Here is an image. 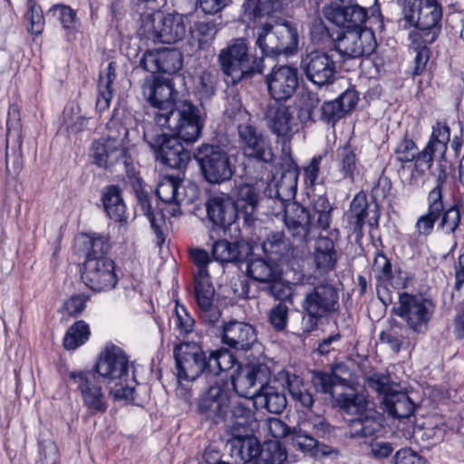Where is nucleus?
<instances>
[{
	"instance_id": "nucleus-1",
	"label": "nucleus",
	"mask_w": 464,
	"mask_h": 464,
	"mask_svg": "<svg viewBox=\"0 0 464 464\" xmlns=\"http://www.w3.org/2000/svg\"><path fill=\"white\" fill-rule=\"evenodd\" d=\"M225 81L232 85L256 73H262L264 59L249 53L248 41L244 37L234 38L222 48L217 57Z\"/></svg>"
},
{
	"instance_id": "nucleus-2",
	"label": "nucleus",
	"mask_w": 464,
	"mask_h": 464,
	"mask_svg": "<svg viewBox=\"0 0 464 464\" xmlns=\"http://www.w3.org/2000/svg\"><path fill=\"white\" fill-rule=\"evenodd\" d=\"M404 21L418 29L411 34L413 41L432 44L440 33L442 8L437 0H403Z\"/></svg>"
},
{
	"instance_id": "nucleus-3",
	"label": "nucleus",
	"mask_w": 464,
	"mask_h": 464,
	"mask_svg": "<svg viewBox=\"0 0 464 464\" xmlns=\"http://www.w3.org/2000/svg\"><path fill=\"white\" fill-rule=\"evenodd\" d=\"M143 139L153 152L156 160L177 169L187 168L190 153L180 142L179 137L164 132V130L148 123L143 131Z\"/></svg>"
},
{
	"instance_id": "nucleus-4",
	"label": "nucleus",
	"mask_w": 464,
	"mask_h": 464,
	"mask_svg": "<svg viewBox=\"0 0 464 464\" xmlns=\"http://www.w3.org/2000/svg\"><path fill=\"white\" fill-rule=\"evenodd\" d=\"M254 37L256 46L266 57L292 53L298 46L297 30L289 22L261 24L254 29Z\"/></svg>"
},
{
	"instance_id": "nucleus-5",
	"label": "nucleus",
	"mask_w": 464,
	"mask_h": 464,
	"mask_svg": "<svg viewBox=\"0 0 464 464\" xmlns=\"http://www.w3.org/2000/svg\"><path fill=\"white\" fill-rule=\"evenodd\" d=\"M339 295L331 284H320L304 295L301 303L303 310L302 329L310 333L318 327L322 318L339 309Z\"/></svg>"
},
{
	"instance_id": "nucleus-6",
	"label": "nucleus",
	"mask_w": 464,
	"mask_h": 464,
	"mask_svg": "<svg viewBox=\"0 0 464 464\" xmlns=\"http://www.w3.org/2000/svg\"><path fill=\"white\" fill-rule=\"evenodd\" d=\"M205 124V117L200 109L190 101H180L176 109L168 116H160V128H167L188 143L197 141L202 133Z\"/></svg>"
},
{
	"instance_id": "nucleus-7",
	"label": "nucleus",
	"mask_w": 464,
	"mask_h": 464,
	"mask_svg": "<svg viewBox=\"0 0 464 464\" xmlns=\"http://www.w3.org/2000/svg\"><path fill=\"white\" fill-rule=\"evenodd\" d=\"M142 30L154 44H172L182 41L191 32V25L188 15L158 12L143 21Z\"/></svg>"
},
{
	"instance_id": "nucleus-8",
	"label": "nucleus",
	"mask_w": 464,
	"mask_h": 464,
	"mask_svg": "<svg viewBox=\"0 0 464 464\" xmlns=\"http://www.w3.org/2000/svg\"><path fill=\"white\" fill-rule=\"evenodd\" d=\"M204 179L221 184L231 179L235 168L227 151L218 144L202 143L193 152Z\"/></svg>"
},
{
	"instance_id": "nucleus-9",
	"label": "nucleus",
	"mask_w": 464,
	"mask_h": 464,
	"mask_svg": "<svg viewBox=\"0 0 464 464\" xmlns=\"http://www.w3.org/2000/svg\"><path fill=\"white\" fill-rule=\"evenodd\" d=\"M209 352L196 342H182L175 345L173 356L179 382L182 380L192 382L201 375L209 376Z\"/></svg>"
},
{
	"instance_id": "nucleus-10",
	"label": "nucleus",
	"mask_w": 464,
	"mask_h": 464,
	"mask_svg": "<svg viewBox=\"0 0 464 464\" xmlns=\"http://www.w3.org/2000/svg\"><path fill=\"white\" fill-rule=\"evenodd\" d=\"M434 307L433 302L422 295L402 293L392 313L401 318L413 333L424 334L433 316Z\"/></svg>"
},
{
	"instance_id": "nucleus-11",
	"label": "nucleus",
	"mask_w": 464,
	"mask_h": 464,
	"mask_svg": "<svg viewBox=\"0 0 464 464\" xmlns=\"http://www.w3.org/2000/svg\"><path fill=\"white\" fill-rule=\"evenodd\" d=\"M265 121L276 142L282 145L283 152H289L290 143L299 132L295 108L281 102L269 103L265 111Z\"/></svg>"
},
{
	"instance_id": "nucleus-12",
	"label": "nucleus",
	"mask_w": 464,
	"mask_h": 464,
	"mask_svg": "<svg viewBox=\"0 0 464 464\" xmlns=\"http://www.w3.org/2000/svg\"><path fill=\"white\" fill-rule=\"evenodd\" d=\"M237 142L246 158L257 162H273L275 154L270 138L258 127L250 123L239 124Z\"/></svg>"
},
{
	"instance_id": "nucleus-13",
	"label": "nucleus",
	"mask_w": 464,
	"mask_h": 464,
	"mask_svg": "<svg viewBox=\"0 0 464 464\" xmlns=\"http://www.w3.org/2000/svg\"><path fill=\"white\" fill-rule=\"evenodd\" d=\"M142 93L154 107V126L159 124L160 116H168L180 101H177L179 92L169 80L156 77L146 78L142 84Z\"/></svg>"
},
{
	"instance_id": "nucleus-14",
	"label": "nucleus",
	"mask_w": 464,
	"mask_h": 464,
	"mask_svg": "<svg viewBox=\"0 0 464 464\" xmlns=\"http://www.w3.org/2000/svg\"><path fill=\"white\" fill-rule=\"evenodd\" d=\"M376 46L374 34L367 28L343 31L334 40V49L344 59L369 56Z\"/></svg>"
},
{
	"instance_id": "nucleus-15",
	"label": "nucleus",
	"mask_w": 464,
	"mask_h": 464,
	"mask_svg": "<svg viewBox=\"0 0 464 464\" xmlns=\"http://www.w3.org/2000/svg\"><path fill=\"white\" fill-rule=\"evenodd\" d=\"M259 200V189L254 184L240 183L235 187L234 204L243 221V228L248 233L256 234V230H262V220L257 218Z\"/></svg>"
},
{
	"instance_id": "nucleus-16",
	"label": "nucleus",
	"mask_w": 464,
	"mask_h": 464,
	"mask_svg": "<svg viewBox=\"0 0 464 464\" xmlns=\"http://www.w3.org/2000/svg\"><path fill=\"white\" fill-rule=\"evenodd\" d=\"M70 378L77 385L83 405L91 413L105 412L108 402L101 378L91 371L71 372Z\"/></svg>"
},
{
	"instance_id": "nucleus-17",
	"label": "nucleus",
	"mask_w": 464,
	"mask_h": 464,
	"mask_svg": "<svg viewBox=\"0 0 464 464\" xmlns=\"http://www.w3.org/2000/svg\"><path fill=\"white\" fill-rule=\"evenodd\" d=\"M301 69L309 82L320 87L332 84L337 72L334 57L326 52L318 50L303 56Z\"/></svg>"
},
{
	"instance_id": "nucleus-18",
	"label": "nucleus",
	"mask_w": 464,
	"mask_h": 464,
	"mask_svg": "<svg viewBox=\"0 0 464 464\" xmlns=\"http://www.w3.org/2000/svg\"><path fill=\"white\" fill-rule=\"evenodd\" d=\"M230 395L221 386H210L198 401V412L201 420L210 425H218L226 421Z\"/></svg>"
},
{
	"instance_id": "nucleus-19",
	"label": "nucleus",
	"mask_w": 464,
	"mask_h": 464,
	"mask_svg": "<svg viewBox=\"0 0 464 464\" xmlns=\"http://www.w3.org/2000/svg\"><path fill=\"white\" fill-rule=\"evenodd\" d=\"M114 262L110 258H86L81 278L94 292L111 290L118 283Z\"/></svg>"
},
{
	"instance_id": "nucleus-20",
	"label": "nucleus",
	"mask_w": 464,
	"mask_h": 464,
	"mask_svg": "<svg viewBox=\"0 0 464 464\" xmlns=\"http://www.w3.org/2000/svg\"><path fill=\"white\" fill-rule=\"evenodd\" d=\"M94 372L100 378L116 381L122 386L129 376V360L125 353L118 346L106 347L102 353Z\"/></svg>"
},
{
	"instance_id": "nucleus-21",
	"label": "nucleus",
	"mask_w": 464,
	"mask_h": 464,
	"mask_svg": "<svg viewBox=\"0 0 464 464\" xmlns=\"http://www.w3.org/2000/svg\"><path fill=\"white\" fill-rule=\"evenodd\" d=\"M265 82L274 102H285L291 99L298 87L297 69L289 65L275 66L266 76Z\"/></svg>"
},
{
	"instance_id": "nucleus-22",
	"label": "nucleus",
	"mask_w": 464,
	"mask_h": 464,
	"mask_svg": "<svg viewBox=\"0 0 464 464\" xmlns=\"http://www.w3.org/2000/svg\"><path fill=\"white\" fill-rule=\"evenodd\" d=\"M92 157L98 167L111 170L118 168L128 172L131 165V157L124 146L103 139L92 143Z\"/></svg>"
},
{
	"instance_id": "nucleus-23",
	"label": "nucleus",
	"mask_w": 464,
	"mask_h": 464,
	"mask_svg": "<svg viewBox=\"0 0 464 464\" xmlns=\"http://www.w3.org/2000/svg\"><path fill=\"white\" fill-rule=\"evenodd\" d=\"M280 204L287 229L293 237L307 243L313 227H316L308 209L296 201H281Z\"/></svg>"
},
{
	"instance_id": "nucleus-24",
	"label": "nucleus",
	"mask_w": 464,
	"mask_h": 464,
	"mask_svg": "<svg viewBox=\"0 0 464 464\" xmlns=\"http://www.w3.org/2000/svg\"><path fill=\"white\" fill-rule=\"evenodd\" d=\"M220 338L231 349L247 352L257 343L256 331L246 322L230 320L222 325Z\"/></svg>"
},
{
	"instance_id": "nucleus-25",
	"label": "nucleus",
	"mask_w": 464,
	"mask_h": 464,
	"mask_svg": "<svg viewBox=\"0 0 464 464\" xmlns=\"http://www.w3.org/2000/svg\"><path fill=\"white\" fill-rule=\"evenodd\" d=\"M268 377L269 370L266 365H247L233 378V388L237 393V397L255 400L258 392V389H255V387L259 385V388H262L267 382Z\"/></svg>"
},
{
	"instance_id": "nucleus-26",
	"label": "nucleus",
	"mask_w": 464,
	"mask_h": 464,
	"mask_svg": "<svg viewBox=\"0 0 464 464\" xmlns=\"http://www.w3.org/2000/svg\"><path fill=\"white\" fill-rule=\"evenodd\" d=\"M206 210L209 221L224 230L239 218L234 198L226 193L209 197L206 202Z\"/></svg>"
},
{
	"instance_id": "nucleus-27",
	"label": "nucleus",
	"mask_w": 464,
	"mask_h": 464,
	"mask_svg": "<svg viewBox=\"0 0 464 464\" xmlns=\"http://www.w3.org/2000/svg\"><path fill=\"white\" fill-rule=\"evenodd\" d=\"M194 294L200 317L206 324L214 325L220 319L221 312L218 306L213 304L215 289L210 276L194 277Z\"/></svg>"
},
{
	"instance_id": "nucleus-28",
	"label": "nucleus",
	"mask_w": 464,
	"mask_h": 464,
	"mask_svg": "<svg viewBox=\"0 0 464 464\" xmlns=\"http://www.w3.org/2000/svg\"><path fill=\"white\" fill-rule=\"evenodd\" d=\"M261 236L259 230L256 234L249 233L251 241L258 240L266 257L276 262L287 258L292 254V246L282 231L267 230L262 226Z\"/></svg>"
},
{
	"instance_id": "nucleus-29",
	"label": "nucleus",
	"mask_w": 464,
	"mask_h": 464,
	"mask_svg": "<svg viewBox=\"0 0 464 464\" xmlns=\"http://www.w3.org/2000/svg\"><path fill=\"white\" fill-rule=\"evenodd\" d=\"M325 17L343 31L355 30L366 28L364 24L368 18V12L358 5H333L325 11Z\"/></svg>"
},
{
	"instance_id": "nucleus-30",
	"label": "nucleus",
	"mask_w": 464,
	"mask_h": 464,
	"mask_svg": "<svg viewBox=\"0 0 464 464\" xmlns=\"http://www.w3.org/2000/svg\"><path fill=\"white\" fill-rule=\"evenodd\" d=\"M227 433L230 436L227 446L229 447L230 456L235 460L248 463L257 459L261 445L257 438L252 434V430H247L245 432Z\"/></svg>"
},
{
	"instance_id": "nucleus-31",
	"label": "nucleus",
	"mask_w": 464,
	"mask_h": 464,
	"mask_svg": "<svg viewBox=\"0 0 464 464\" xmlns=\"http://www.w3.org/2000/svg\"><path fill=\"white\" fill-rule=\"evenodd\" d=\"M340 254L335 242L326 236H319L314 242L312 260L319 275H326L336 267Z\"/></svg>"
},
{
	"instance_id": "nucleus-32",
	"label": "nucleus",
	"mask_w": 464,
	"mask_h": 464,
	"mask_svg": "<svg viewBox=\"0 0 464 464\" xmlns=\"http://www.w3.org/2000/svg\"><path fill=\"white\" fill-rule=\"evenodd\" d=\"M383 428L382 415L372 409H367L350 420L348 436L353 439H364L377 436Z\"/></svg>"
},
{
	"instance_id": "nucleus-33",
	"label": "nucleus",
	"mask_w": 464,
	"mask_h": 464,
	"mask_svg": "<svg viewBox=\"0 0 464 464\" xmlns=\"http://www.w3.org/2000/svg\"><path fill=\"white\" fill-rule=\"evenodd\" d=\"M252 250L253 246L248 241L242 239L231 243L226 239H220L213 244L211 252L213 259L223 264L243 262Z\"/></svg>"
},
{
	"instance_id": "nucleus-34",
	"label": "nucleus",
	"mask_w": 464,
	"mask_h": 464,
	"mask_svg": "<svg viewBox=\"0 0 464 464\" xmlns=\"http://www.w3.org/2000/svg\"><path fill=\"white\" fill-rule=\"evenodd\" d=\"M256 405L250 399L230 396L228 412L231 413V424L227 432H245L251 430L250 425L255 420V411L251 406Z\"/></svg>"
},
{
	"instance_id": "nucleus-35",
	"label": "nucleus",
	"mask_w": 464,
	"mask_h": 464,
	"mask_svg": "<svg viewBox=\"0 0 464 464\" xmlns=\"http://www.w3.org/2000/svg\"><path fill=\"white\" fill-rule=\"evenodd\" d=\"M284 380V387L287 390L296 407L311 410L314 404V398L303 378L295 372H285L280 373Z\"/></svg>"
},
{
	"instance_id": "nucleus-36",
	"label": "nucleus",
	"mask_w": 464,
	"mask_h": 464,
	"mask_svg": "<svg viewBox=\"0 0 464 464\" xmlns=\"http://www.w3.org/2000/svg\"><path fill=\"white\" fill-rule=\"evenodd\" d=\"M383 410L396 419H408L415 411V403L406 392L393 391L386 394L382 401Z\"/></svg>"
},
{
	"instance_id": "nucleus-37",
	"label": "nucleus",
	"mask_w": 464,
	"mask_h": 464,
	"mask_svg": "<svg viewBox=\"0 0 464 464\" xmlns=\"http://www.w3.org/2000/svg\"><path fill=\"white\" fill-rule=\"evenodd\" d=\"M334 405L340 408L347 414L358 415L367 410L366 398L358 393L351 385L350 381L348 384L339 391L334 395Z\"/></svg>"
},
{
	"instance_id": "nucleus-38",
	"label": "nucleus",
	"mask_w": 464,
	"mask_h": 464,
	"mask_svg": "<svg viewBox=\"0 0 464 464\" xmlns=\"http://www.w3.org/2000/svg\"><path fill=\"white\" fill-rule=\"evenodd\" d=\"M281 273L277 262L263 257L251 260L246 266L247 276L263 285L281 276Z\"/></svg>"
},
{
	"instance_id": "nucleus-39",
	"label": "nucleus",
	"mask_w": 464,
	"mask_h": 464,
	"mask_svg": "<svg viewBox=\"0 0 464 464\" xmlns=\"http://www.w3.org/2000/svg\"><path fill=\"white\" fill-rule=\"evenodd\" d=\"M254 403L271 413L279 414L285 409L287 401L284 392L266 382L258 388Z\"/></svg>"
},
{
	"instance_id": "nucleus-40",
	"label": "nucleus",
	"mask_w": 464,
	"mask_h": 464,
	"mask_svg": "<svg viewBox=\"0 0 464 464\" xmlns=\"http://www.w3.org/2000/svg\"><path fill=\"white\" fill-rule=\"evenodd\" d=\"M311 374V382L314 389L320 393L330 395L332 400L342 387L348 384L347 379L340 377L334 372L313 371Z\"/></svg>"
},
{
	"instance_id": "nucleus-41",
	"label": "nucleus",
	"mask_w": 464,
	"mask_h": 464,
	"mask_svg": "<svg viewBox=\"0 0 464 464\" xmlns=\"http://www.w3.org/2000/svg\"><path fill=\"white\" fill-rule=\"evenodd\" d=\"M116 63L111 62L107 68L100 72L96 99V110L100 112L104 111L110 106L112 98L111 84L116 79Z\"/></svg>"
},
{
	"instance_id": "nucleus-42",
	"label": "nucleus",
	"mask_w": 464,
	"mask_h": 464,
	"mask_svg": "<svg viewBox=\"0 0 464 464\" xmlns=\"http://www.w3.org/2000/svg\"><path fill=\"white\" fill-rule=\"evenodd\" d=\"M368 208L367 196L363 192L357 193L351 201L346 213L348 227L353 233H362L369 214Z\"/></svg>"
},
{
	"instance_id": "nucleus-43",
	"label": "nucleus",
	"mask_w": 464,
	"mask_h": 464,
	"mask_svg": "<svg viewBox=\"0 0 464 464\" xmlns=\"http://www.w3.org/2000/svg\"><path fill=\"white\" fill-rule=\"evenodd\" d=\"M181 184L182 179L179 177L164 176L158 183L156 194L164 203L179 205L185 200L183 193L180 192Z\"/></svg>"
},
{
	"instance_id": "nucleus-44",
	"label": "nucleus",
	"mask_w": 464,
	"mask_h": 464,
	"mask_svg": "<svg viewBox=\"0 0 464 464\" xmlns=\"http://www.w3.org/2000/svg\"><path fill=\"white\" fill-rule=\"evenodd\" d=\"M102 204L105 212L111 219L117 222L123 220L125 204L121 198V189L118 186L111 185L104 188L102 193Z\"/></svg>"
},
{
	"instance_id": "nucleus-45",
	"label": "nucleus",
	"mask_w": 464,
	"mask_h": 464,
	"mask_svg": "<svg viewBox=\"0 0 464 464\" xmlns=\"http://www.w3.org/2000/svg\"><path fill=\"white\" fill-rule=\"evenodd\" d=\"M208 372L209 376L218 375L221 372H226L234 367L237 362L236 356L227 348H220L209 352Z\"/></svg>"
},
{
	"instance_id": "nucleus-46",
	"label": "nucleus",
	"mask_w": 464,
	"mask_h": 464,
	"mask_svg": "<svg viewBox=\"0 0 464 464\" xmlns=\"http://www.w3.org/2000/svg\"><path fill=\"white\" fill-rule=\"evenodd\" d=\"M447 180L445 170H440L437 179L435 187L428 193L427 204L428 211L441 216L445 208L444 187Z\"/></svg>"
},
{
	"instance_id": "nucleus-47",
	"label": "nucleus",
	"mask_w": 464,
	"mask_h": 464,
	"mask_svg": "<svg viewBox=\"0 0 464 464\" xmlns=\"http://www.w3.org/2000/svg\"><path fill=\"white\" fill-rule=\"evenodd\" d=\"M442 438V429L432 425L414 427L411 434L408 437V439L426 448L437 444Z\"/></svg>"
},
{
	"instance_id": "nucleus-48",
	"label": "nucleus",
	"mask_w": 464,
	"mask_h": 464,
	"mask_svg": "<svg viewBox=\"0 0 464 464\" xmlns=\"http://www.w3.org/2000/svg\"><path fill=\"white\" fill-rule=\"evenodd\" d=\"M243 8L249 19L265 16L276 13L281 8L280 0H246Z\"/></svg>"
},
{
	"instance_id": "nucleus-49",
	"label": "nucleus",
	"mask_w": 464,
	"mask_h": 464,
	"mask_svg": "<svg viewBox=\"0 0 464 464\" xmlns=\"http://www.w3.org/2000/svg\"><path fill=\"white\" fill-rule=\"evenodd\" d=\"M89 336V325L82 320L77 321L67 330L63 338V347L66 350H75L82 345Z\"/></svg>"
},
{
	"instance_id": "nucleus-50",
	"label": "nucleus",
	"mask_w": 464,
	"mask_h": 464,
	"mask_svg": "<svg viewBox=\"0 0 464 464\" xmlns=\"http://www.w3.org/2000/svg\"><path fill=\"white\" fill-rule=\"evenodd\" d=\"M320 103V98L315 92H308L304 98L297 112L295 119L298 121V130L307 123H314L315 120L314 111Z\"/></svg>"
},
{
	"instance_id": "nucleus-51",
	"label": "nucleus",
	"mask_w": 464,
	"mask_h": 464,
	"mask_svg": "<svg viewBox=\"0 0 464 464\" xmlns=\"http://www.w3.org/2000/svg\"><path fill=\"white\" fill-rule=\"evenodd\" d=\"M450 137V127L443 122L437 121L432 126V132L427 145L437 150L440 158H444Z\"/></svg>"
},
{
	"instance_id": "nucleus-52",
	"label": "nucleus",
	"mask_w": 464,
	"mask_h": 464,
	"mask_svg": "<svg viewBox=\"0 0 464 464\" xmlns=\"http://www.w3.org/2000/svg\"><path fill=\"white\" fill-rule=\"evenodd\" d=\"M107 138L104 140L124 146V142L128 140L129 130L118 112L114 111L107 122Z\"/></svg>"
},
{
	"instance_id": "nucleus-53",
	"label": "nucleus",
	"mask_w": 464,
	"mask_h": 464,
	"mask_svg": "<svg viewBox=\"0 0 464 464\" xmlns=\"http://www.w3.org/2000/svg\"><path fill=\"white\" fill-rule=\"evenodd\" d=\"M314 217H316V220L314 224L317 227L322 229H327L330 227L332 221V211L334 210V207L329 202V199L326 196H318L314 200Z\"/></svg>"
},
{
	"instance_id": "nucleus-54",
	"label": "nucleus",
	"mask_w": 464,
	"mask_h": 464,
	"mask_svg": "<svg viewBox=\"0 0 464 464\" xmlns=\"http://www.w3.org/2000/svg\"><path fill=\"white\" fill-rule=\"evenodd\" d=\"M183 66V55L175 48L160 49V72L174 74Z\"/></svg>"
},
{
	"instance_id": "nucleus-55",
	"label": "nucleus",
	"mask_w": 464,
	"mask_h": 464,
	"mask_svg": "<svg viewBox=\"0 0 464 464\" xmlns=\"http://www.w3.org/2000/svg\"><path fill=\"white\" fill-rule=\"evenodd\" d=\"M337 161L343 178L353 179L357 169V158L354 150L349 146H343L337 150Z\"/></svg>"
},
{
	"instance_id": "nucleus-56",
	"label": "nucleus",
	"mask_w": 464,
	"mask_h": 464,
	"mask_svg": "<svg viewBox=\"0 0 464 464\" xmlns=\"http://www.w3.org/2000/svg\"><path fill=\"white\" fill-rule=\"evenodd\" d=\"M262 290L276 300L283 303L292 302L293 287L288 282L283 280L282 276L263 285Z\"/></svg>"
},
{
	"instance_id": "nucleus-57",
	"label": "nucleus",
	"mask_w": 464,
	"mask_h": 464,
	"mask_svg": "<svg viewBox=\"0 0 464 464\" xmlns=\"http://www.w3.org/2000/svg\"><path fill=\"white\" fill-rule=\"evenodd\" d=\"M298 169L292 162L288 164L285 170L283 171L280 179L277 181V192L283 193L287 197H294L297 188Z\"/></svg>"
},
{
	"instance_id": "nucleus-58",
	"label": "nucleus",
	"mask_w": 464,
	"mask_h": 464,
	"mask_svg": "<svg viewBox=\"0 0 464 464\" xmlns=\"http://www.w3.org/2000/svg\"><path fill=\"white\" fill-rule=\"evenodd\" d=\"M136 198L138 200V203L140 206V208L143 212V214L149 218L150 222V226L153 228L154 232L157 235L159 244H160V241H163L162 238V231L160 230V225L157 223V218L152 210L151 202H150V194L145 191L143 188H136L135 189Z\"/></svg>"
},
{
	"instance_id": "nucleus-59",
	"label": "nucleus",
	"mask_w": 464,
	"mask_h": 464,
	"mask_svg": "<svg viewBox=\"0 0 464 464\" xmlns=\"http://www.w3.org/2000/svg\"><path fill=\"white\" fill-rule=\"evenodd\" d=\"M86 238L84 244L89 248L87 258H107L105 254L110 248L108 237L92 233L86 235Z\"/></svg>"
},
{
	"instance_id": "nucleus-60",
	"label": "nucleus",
	"mask_w": 464,
	"mask_h": 464,
	"mask_svg": "<svg viewBox=\"0 0 464 464\" xmlns=\"http://www.w3.org/2000/svg\"><path fill=\"white\" fill-rule=\"evenodd\" d=\"M257 458L261 464H283L287 455L279 443L271 442L265 447H260V454Z\"/></svg>"
},
{
	"instance_id": "nucleus-61",
	"label": "nucleus",
	"mask_w": 464,
	"mask_h": 464,
	"mask_svg": "<svg viewBox=\"0 0 464 464\" xmlns=\"http://www.w3.org/2000/svg\"><path fill=\"white\" fill-rule=\"evenodd\" d=\"M439 220H440L439 224L440 229H445L449 234H454L461 223L459 205L453 204L448 208H445Z\"/></svg>"
},
{
	"instance_id": "nucleus-62",
	"label": "nucleus",
	"mask_w": 464,
	"mask_h": 464,
	"mask_svg": "<svg viewBox=\"0 0 464 464\" xmlns=\"http://www.w3.org/2000/svg\"><path fill=\"white\" fill-rule=\"evenodd\" d=\"M438 155L437 150L429 145H426L422 150H418L416 159H414V166L411 170V175L415 173L422 176L427 170H429L434 161L435 156Z\"/></svg>"
},
{
	"instance_id": "nucleus-63",
	"label": "nucleus",
	"mask_w": 464,
	"mask_h": 464,
	"mask_svg": "<svg viewBox=\"0 0 464 464\" xmlns=\"http://www.w3.org/2000/svg\"><path fill=\"white\" fill-rule=\"evenodd\" d=\"M372 269L376 273L377 280L381 283L391 282L392 279V266L390 259L382 252H377L373 260Z\"/></svg>"
},
{
	"instance_id": "nucleus-64",
	"label": "nucleus",
	"mask_w": 464,
	"mask_h": 464,
	"mask_svg": "<svg viewBox=\"0 0 464 464\" xmlns=\"http://www.w3.org/2000/svg\"><path fill=\"white\" fill-rule=\"evenodd\" d=\"M291 443L295 449L304 453H314L316 451L319 442L314 436L308 435L301 430L298 431L294 430L291 432Z\"/></svg>"
}]
</instances>
